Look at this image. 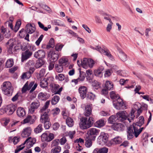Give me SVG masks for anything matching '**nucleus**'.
Wrapping results in <instances>:
<instances>
[{
  "mask_svg": "<svg viewBox=\"0 0 153 153\" xmlns=\"http://www.w3.org/2000/svg\"><path fill=\"white\" fill-rule=\"evenodd\" d=\"M125 111H120L117 113L116 115L111 116L108 120L109 123L114 124L115 122H123L127 119V117L126 115Z\"/></svg>",
  "mask_w": 153,
  "mask_h": 153,
  "instance_id": "nucleus-1",
  "label": "nucleus"
},
{
  "mask_svg": "<svg viewBox=\"0 0 153 153\" xmlns=\"http://www.w3.org/2000/svg\"><path fill=\"white\" fill-rule=\"evenodd\" d=\"M94 122V119L92 117H89L88 119L86 117H82L80 119L79 127L82 129H86L91 127Z\"/></svg>",
  "mask_w": 153,
  "mask_h": 153,
  "instance_id": "nucleus-2",
  "label": "nucleus"
},
{
  "mask_svg": "<svg viewBox=\"0 0 153 153\" xmlns=\"http://www.w3.org/2000/svg\"><path fill=\"white\" fill-rule=\"evenodd\" d=\"M16 109V106L13 104H11L8 105L5 109H0V114H2L6 113L8 115L12 114Z\"/></svg>",
  "mask_w": 153,
  "mask_h": 153,
  "instance_id": "nucleus-3",
  "label": "nucleus"
},
{
  "mask_svg": "<svg viewBox=\"0 0 153 153\" xmlns=\"http://www.w3.org/2000/svg\"><path fill=\"white\" fill-rule=\"evenodd\" d=\"M100 130L95 128H91L89 129L87 132L86 136L91 139L94 140L97 135H98Z\"/></svg>",
  "mask_w": 153,
  "mask_h": 153,
  "instance_id": "nucleus-4",
  "label": "nucleus"
},
{
  "mask_svg": "<svg viewBox=\"0 0 153 153\" xmlns=\"http://www.w3.org/2000/svg\"><path fill=\"white\" fill-rule=\"evenodd\" d=\"M113 105L117 109H125L126 106L125 104L123 102V100L120 98L116 100H114Z\"/></svg>",
  "mask_w": 153,
  "mask_h": 153,
  "instance_id": "nucleus-5",
  "label": "nucleus"
},
{
  "mask_svg": "<svg viewBox=\"0 0 153 153\" xmlns=\"http://www.w3.org/2000/svg\"><path fill=\"white\" fill-rule=\"evenodd\" d=\"M108 135L104 132H101L97 138V141L100 144L106 143L108 140Z\"/></svg>",
  "mask_w": 153,
  "mask_h": 153,
  "instance_id": "nucleus-6",
  "label": "nucleus"
},
{
  "mask_svg": "<svg viewBox=\"0 0 153 153\" xmlns=\"http://www.w3.org/2000/svg\"><path fill=\"white\" fill-rule=\"evenodd\" d=\"M36 140L35 138H31V137H30L27 138L22 144L24 146L26 144L27 148L28 149L32 147L33 144L36 143Z\"/></svg>",
  "mask_w": 153,
  "mask_h": 153,
  "instance_id": "nucleus-7",
  "label": "nucleus"
},
{
  "mask_svg": "<svg viewBox=\"0 0 153 153\" xmlns=\"http://www.w3.org/2000/svg\"><path fill=\"white\" fill-rule=\"evenodd\" d=\"M78 91L81 99H84L86 97L87 92V88L84 86H80L79 88Z\"/></svg>",
  "mask_w": 153,
  "mask_h": 153,
  "instance_id": "nucleus-8",
  "label": "nucleus"
},
{
  "mask_svg": "<svg viewBox=\"0 0 153 153\" xmlns=\"http://www.w3.org/2000/svg\"><path fill=\"white\" fill-rule=\"evenodd\" d=\"M32 53L29 50H26L23 52L22 54L21 61L24 62L29 59L32 55Z\"/></svg>",
  "mask_w": 153,
  "mask_h": 153,
  "instance_id": "nucleus-9",
  "label": "nucleus"
},
{
  "mask_svg": "<svg viewBox=\"0 0 153 153\" xmlns=\"http://www.w3.org/2000/svg\"><path fill=\"white\" fill-rule=\"evenodd\" d=\"M40 102L38 101L33 102L31 103L29 109V112L32 114L35 109H37L40 106Z\"/></svg>",
  "mask_w": 153,
  "mask_h": 153,
  "instance_id": "nucleus-10",
  "label": "nucleus"
},
{
  "mask_svg": "<svg viewBox=\"0 0 153 153\" xmlns=\"http://www.w3.org/2000/svg\"><path fill=\"white\" fill-rule=\"evenodd\" d=\"M45 55V52L43 50H39L34 54V56L36 58L42 59L44 58Z\"/></svg>",
  "mask_w": 153,
  "mask_h": 153,
  "instance_id": "nucleus-11",
  "label": "nucleus"
},
{
  "mask_svg": "<svg viewBox=\"0 0 153 153\" xmlns=\"http://www.w3.org/2000/svg\"><path fill=\"white\" fill-rule=\"evenodd\" d=\"M50 111V109H48L43 114H41L40 120L42 123L45 121H49L50 119L48 117V114Z\"/></svg>",
  "mask_w": 153,
  "mask_h": 153,
  "instance_id": "nucleus-12",
  "label": "nucleus"
},
{
  "mask_svg": "<svg viewBox=\"0 0 153 153\" xmlns=\"http://www.w3.org/2000/svg\"><path fill=\"white\" fill-rule=\"evenodd\" d=\"M31 131V129L30 127L25 128L21 134L22 136L24 138L28 137L30 135Z\"/></svg>",
  "mask_w": 153,
  "mask_h": 153,
  "instance_id": "nucleus-13",
  "label": "nucleus"
},
{
  "mask_svg": "<svg viewBox=\"0 0 153 153\" xmlns=\"http://www.w3.org/2000/svg\"><path fill=\"white\" fill-rule=\"evenodd\" d=\"M117 49L120 53L118 55V56L121 60L124 62L127 60V55L123 52L120 48L117 47Z\"/></svg>",
  "mask_w": 153,
  "mask_h": 153,
  "instance_id": "nucleus-14",
  "label": "nucleus"
},
{
  "mask_svg": "<svg viewBox=\"0 0 153 153\" xmlns=\"http://www.w3.org/2000/svg\"><path fill=\"white\" fill-rule=\"evenodd\" d=\"M27 32L28 33L30 34L33 33L35 31L36 28L35 27V25H34V26L31 24H28L26 26Z\"/></svg>",
  "mask_w": 153,
  "mask_h": 153,
  "instance_id": "nucleus-15",
  "label": "nucleus"
},
{
  "mask_svg": "<svg viewBox=\"0 0 153 153\" xmlns=\"http://www.w3.org/2000/svg\"><path fill=\"white\" fill-rule=\"evenodd\" d=\"M1 32L4 35L5 37L9 38L11 36V33L7 28H5L3 26L1 27Z\"/></svg>",
  "mask_w": 153,
  "mask_h": 153,
  "instance_id": "nucleus-16",
  "label": "nucleus"
},
{
  "mask_svg": "<svg viewBox=\"0 0 153 153\" xmlns=\"http://www.w3.org/2000/svg\"><path fill=\"white\" fill-rule=\"evenodd\" d=\"M108 151V148L103 147L95 149L92 153H107Z\"/></svg>",
  "mask_w": 153,
  "mask_h": 153,
  "instance_id": "nucleus-17",
  "label": "nucleus"
},
{
  "mask_svg": "<svg viewBox=\"0 0 153 153\" xmlns=\"http://www.w3.org/2000/svg\"><path fill=\"white\" fill-rule=\"evenodd\" d=\"M112 127L114 130L120 131H122L123 125L120 123H114Z\"/></svg>",
  "mask_w": 153,
  "mask_h": 153,
  "instance_id": "nucleus-18",
  "label": "nucleus"
},
{
  "mask_svg": "<svg viewBox=\"0 0 153 153\" xmlns=\"http://www.w3.org/2000/svg\"><path fill=\"white\" fill-rule=\"evenodd\" d=\"M91 105H87L85 107V115L86 117H89L91 114Z\"/></svg>",
  "mask_w": 153,
  "mask_h": 153,
  "instance_id": "nucleus-19",
  "label": "nucleus"
},
{
  "mask_svg": "<svg viewBox=\"0 0 153 153\" xmlns=\"http://www.w3.org/2000/svg\"><path fill=\"white\" fill-rule=\"evenodd\" d=\"M45 63V61L42 59H38L36 61L35 67L36 68H38L41 67Z\"/></svg>",
  "mask_w": 153,
  "mask_h": 153,
  "instance_id": "nucleus-20",
  "label": "nucleus"
},
{
  "mask_svg": "<svg viewBox=\"0 0 153 153\" xmlns=\"http://www.w3.org/2000/svg\"><path fill=\"white\" fill-rule=\"evenodd\" d=\"M13 91V88L12 86L7 88L6 89L4 90H2L4 94L8 96H10L12 95Z\"/></svg>",
  "mask_w": 153,
  "mask_h": 153,
  "instance_id": "nucleus-21",
  "label": "nucleus"
},
{
  "mask_svg": "<svg viewBox=\"0 0 153 153\" xmlns=\"http://www.w3.org/2000/svg\"><path fill=\"white\" fill-rule=\"evenodd\" d=\"M49 78H44L43 80H41L40 82V86L42 88H46L48 85V81Z\"/></svg>",
  "mask_w": 153,
  "mask_h": 153,
  "instance_id": "nucleus-22",
  "label": "nucleus"
},
{
  "mask_svg": "<svg viewBox=\"0 0 153 153\" xmlns=\"http://www.w3.org/2000/svg\"><path fill=\"white\" fill-rule=\"evenodd\" d=\"M139 121L136 122L134 124V126H138L140 127L142 126L144 123V119L143 116H140L139 118Z\"/></svg>",
  "mask_w": 153,
  "mask_h": 153,
  "instance_id": "nucleus-23",
  "label": "nucleus"
},
{
  "mask_svg": "<svg viewBox=\"0 0 153 153\" xmlns=\"http://www.w3.org/2000/svg\"><path fill=\"white\" fill-rule=\"evenodd\" d=\"M16 112L17 115L20 117H23L25 114L24 109L21 107L18 108Z\"/></svg>",
  "mask_w": 153,
  "mask_h": 153,
  "instance_id": "nucleus-24",
  "label": "nucleus"
},
{
  "mask_svg": "<svg viewBox=\"0 0 153 153\" xmlns=\"http://www.w3.org/2000/svg\"><path fill=\"white\" fill-rule=\"evenodd\" d=\"M12 41V40L10 39L6 43V45L7 46L8 51L10 52H12V50L14 45L13 42Z\"/></svg>",
  "mask_w": 153,
  "mask_h": 153,
  "instance_id": "nucleus-25",
  "label": "nucleus"
},
{
  "mask_svg": "<svg viewBox=\"0 0 153 153\" xmlns=\"http://www.w3.org/2000/svg\"><path fill=\"white\" fill-rule=\"evenodd\" d=\"M105 88L106 89L108 90H112L113 88V83L109 81H106L105 84Z\"/></svg>",
  "mask_w": 153,
  "mask_h": 153,
  "instance_id": "nucleus-26",
  "label": "nucleus"
},
{
  "mask_svg": "<svg viewBox=\"0 0 153 153\" xmlns=\"http://www.w3.org/2000/svg\"><path fill=\"white\" fill-rule=\"evenodd\" d=\"M127 138L128 140H130L133 138L134 132L133 129L131 126L129 127L128 129Z\"/></svg>",
  "mask_w": 153,
  "mask_h": 153,
  "instance_id": "nucleus-27",
  "label": "nucleus"
},
{
  "mask_svg": "<svg viewBox=\"0 0 153 153\" xmlns=\"http://www.w3.org/2000/svg\"><path fill=\"white\" fill-rule=\"evenodd\" d=\"M105 125L104 121L102 119H100L97 121L95 123V126L96 127L98 128H100L104 126Z\"/></svg>",
  "mask_w": 153,
  "mask_h": 153,
  "instance_id": "nucleus-28",
  "label": "nucleus"
},
{
  "mask_svg": "<svg viewBox=\"0 0 153 153\" xmlns=\"http://www.w3.org/2000/svg\"><path fill=\"white\" fill-rule=\"evenodd\" d=\"M59 58V54L58 52L55 51H53L52 52L51 55V59L53 62L56 61Z\"/></svg>",
  "mask_w": 153,
  "mask_h": 153,
  "instance_id": "nucleus-29",
  "label": "nucleus"
},
{
  "mask_svg": "<svg viewBox=\"0 0 153 153\" xmlns=\"http://www.w3.org/2000/svg\"><path fill=\"white\" fill-rule=\"evenodd\" d=\"M110 95L111 98L114 100H116L120 98L119 95L118 94H116L114 91H111Z\"/></svg>",
  "mask_w": 153,
  "mask_h": 153,
  "instance_id": "nucleus-30",
  "label": "nucleus"
},
{
  "mask_svg": "<svg viewBox=\"0 0 153 153\" xmlns=\"http://www.w3.org/2000/svg\"><path fill=\"white\" fill-rule=\"evenodd\" d=\"M94 140H93L88 138V137L86 136L85 139V146L87 148L91 147L92 145V141Z\"/></svg>",
  "mask_w": 153,
  "mask_h": 153,
  "instance_id": "nucleus-31",
  "label": "nucleus"
},
{
  "mask_svg": "<svg viewBox=\"0 0 153 153\" xmlns=\"http://www.w3.org/2000/svg\"><path fill=\"white\" fill-rule=\"evenodd\" d=\"M122 139L119 137H117L112 139L111 141V144H119L121 142Z\"/></svg>",
  "mask_w": 153,
  "mask_h": 153,
  "instance_id": "nucleus-32",
  "label": "nucleus"
},
{
  "mask_svg": "<svg viewBox=\"0 0 153 153\" xmlns=\"http://www.w3.org/2000/svg\"><path fill=\"white\" fill-rule=\"evenodd\" d=\"M103 69V68H98L97 70H95L94 75L96 76L101 77L102 76V71Z\"/></svg>",
  "mask_w": 153,
  "mask_h": 153,
  "instance_id": "nucleus-33",
  "label": "nucleus"
},
{
  "mask_svg": "<svg viewBox=\"0 0 153 153\" xmlns=\"http://www.w3.org/2000/svg\"><path fill=\"white\" fill-rule=\"evenodd\" d=\"M135 112V111L133 109H132L131 110L130 114H129L128 116H126L127 117V120L129 122H131V120H133L134 117H135V115L134 114Z\"/></svg>",
  "mask_w": 153,
  "mask_h": 153,
  "instance_id": "nucleus-34",
  "label": "nucleus"
},
{
  "mask_svg": "<svg viewBox=\"0 0 153 153\" xmlns=\"http://www.w3.org/2000/svg\"><path fill=\"white\" fill-rule=\"evenodd\" d=\"M12 86L11 83L9 82H4L2 85V90H6L7 88H10Z\"/></svg>",
  "mask_w": 153,
  "mask_h": 153,
  "instance_id": "nucleus-35",
  "label": "nucleus"
},
{
  "mask_svg": "<svg viewBox=\"0 0 153 153\" xmlns=\"http://www.w3.org/2000/svg\"><path fill=\"white\" fill-rule=\"evenodd\" d=\"M54 47V39L53 38H51L50 39L48 44L46 46V49H49L50 48H53Z\"/></svg>",
  "mask_w": 153,
  "mask_h": 153,
  "instance_id": "nucleus-36",
  "label": "nucleus"
},
{
  "mask_svg": "<svg viewBox=\"0 0 153 153\" xmlns=\"http://www.w3.org/2000/svg\"><path fill=\"white\" fill-rule=\"evenodd\" d=\"M13 64L14 62L13 59H9L7 61L5 66L6 68H10L12 67Z\"/></svg>",
  "mask_w": 153,
  "mask_h": 153,
  "instance_id": "nucleus-37",
  "label": "nucleus"
},
{
  "mask_svg": "<svg viewBox=\"0 0 153 153\" xmlns=\"http://www.w3.org/2000/svg\"><path fill=\"white\" fill-rule=\"evenodd\" d=\"M59 100V97L57 95L54 96L52 98L51 101V104L52 105H55L57 104Z\"/></svg>",
  "mask_w": 153,
  "mask_h": 153,
  "instance_id": "nucleus-38",
  "label": "nucleus"
},
{
  "mask_svg": "<svg viewBox=\"0 0 153 153\" xmlns=\"http://www.w3.org/2000/svg\"><path fill=\"white\" fill-rule=\"evenodd\" d=\"M35 62L33 60H30L27 62L25 65L26 67L28 68H34L35 67Z\"/></svg>",
  "mask_w": 153,
  "mask_h": 153,
  "instance_id": "nucleus-39",
  "label": "nucleus"
},
{
  "mask_svg": "<svg viewBox=\"0 0 153 153\" xmlns=\"http://www.w3.org/2000/svg\"><path fill=\"white\" fill-rule=\"evenodd\" d=\"M42 125V124H39L37 127L34 129V132L36 134L41 132L43 130Z\"/></svg>",
  "mask_w": 153,
  "mask_h": 153,
  "instance_id": "nucleus-40",
  "label": "nucleus"
},
{
  "mask_svg": "<svg viewBox=\"0 0 153 153\" xmlns=\"http://www.w3.org/2000/svg\"><path fill=\"white\" fill-rule=\"evenodd\" d=\"M73 120L72 118L71 117H68L66 120V123L69 127H72L73 125Z\"/></svg>",
  "mask_w": 153,
  "mask_h": 153,
  "instance_id": "nucleus-41",
  "label": "nucleus"
},
{
  "mask_svg": "<svg viewBox=\"0 0 153 153\" xmlns=\"http://www.w3.org/2000/svg\"><path fill=\"white\" fill-rule=\"evenodd\" d=\"M52 23L55 25L60 26H65L64 24L62 23L61 21L59 20H54L52 21Z\"/></svg>",
  "mask_w": 153,
  "mask_h": 153,
  "instance_id": "nucleus-42",
  "label": "nucleus"
},
{
  "mask_svg": "<svg viewBox=\"0 0 153 153\" xmlns=\"http://www.w3.org/2000/svg\"><path fill=\"white\" fill-rule=\"evenodd\" d=\"M61 151V148L59 146H55L51 150V153H59Z\"/></svg>",
  "mask_w": 153,
  "mask_h": 153,
  "instance_id": "nucleus-43",
  "label": "nucleus"
},
{
  "mask_svg": "<svg viewBox=\"0 0 153 153\" xmlns=\"http://www.w3.org/2000/svg\"><path fill=\"white\" fill-rule=\"evenodd\" d=\"M133 128L134 129V134L135 137H137L141 133L138 128L135 126H134V124H133Z\"/></svg>",
  "mask_w": 153,
  "mask_h": 153,
  "instance_id": "nucleus-44",
  "label": "nucleus"
},
{
  "mask_svg": "<svg viewBox=\"0 0 153 153\" xmlns=\"http://www.w3.org/2000/svg\"><path fill=\"white\" fill-rule=\"evenodd\" d=\"M55 68L56 71L58 73H61L62 72L63 68V66L62 65L56 64L55 65Z\"/></svg>",
  "mask_w": 153,
  "mask_h": 153,
  "instance_id": "nucleus-45",
  "label": "nucleus"
},
{
  "mask_svg": "<svg viewBox=\"0 0 153 153\" xmlns=\"http://www.w3.org/2000/svg\"><path fill=\"white\" fill-rule=\"evenodd\" d=\"M79 77L78 78L79 79V80L80 82L83 81L85 79L86 75L85 73L83 71H81L80 70L79 71Z\"/></svg>",
  "mask_w": 153,
  "mask_h": 153,
  "instance_id": "nucleus-46",
  "label": "nucleus"
},
{
  "mask_svg": "<svg viewBox=\"0 0 153 153\" xmlns=\"http://www.w3.org/2000/svg\"><path fill=\"white\" fill-rule=\"evenodd\" d=\"M48 142L52 141L54 138V135L52 133H50L47 131Z\"/></svg>",
  "mask_w": 153,
  "mask_h": 153,
  "instance_id": "nucleus-47",
  "label": "nucleus"
},
{
  "mask_svg": "<svg viewBox=\"0 0 153 153\" xmlns=\"http://www.w3.org/2000/svg\"><path fill=\"white\" fill-rule=\"evenodd\" d=\"M41 140L42 142H48L47 131H45L41 135Z\"/></svg>",
  "mask_w": 153,
  "mask_h": 153,
  "instance_id": "nucleus-48",
  "label": "nucleus"
},
{
  "mask_svg": "<svg viewBox=\"0 0 153 153\" xmlns=\"http://www.w3.org/2000/svg\"><path fill=\"white\" fill-rule=\"evenodd\" d=\"M59 144V139H57L53 140L51 144V147H53L58 146V145Z\"/></svg>",
  "mask_w": 153,
  "mask_h": 153,
  "instance_id": "nucleus-49",
  "label": "nucleus"
},
{
  "mask_svg": "<svg viewBox=\"0 0 153 153\" xmlns=\"http://www.w3.org/2000/svg\"><path fill=\"white\" fill-rule=\"evenodd\" d=\"M65 77L64 75L62 74H59L58 75H56L55 79H58L59 81H62L64 80Z\"/></svg>",
  "mask_w": 153,
  "mask_h": 153,
  "instance_id": "nucleus-50",
  "label": "nucleus"
},
{
  "mask_svg": "<svg viewBox=\"0 0 153 153\" xmlns=\"http://www.w3.org/2000/svg\"><path fill=\"white\" fill-rule=\"evenodd\" d=\"M88 59L84 58L82 60V67L87 69L88 68Z\"/></svg>",
  "mask_w": 153,
  "mask_h": 153,
  "instance_id": "nucleus-51",
  "label": "nucleus"
},
{
  "mask_svg": "<svg viewBox=\"0 0 153 153\" xmlns=\"http://www.w3.org/2000/svg\"><path fill=\"white\" fill-rule=\"evenodd\" d=\"M88 67L92 68L94 64V60L90 58L88 59Z\"/></svg>",
  "mask_w": 153,
  "mask_h": 153,
  "instance_id": "nucleus-52",
  "label": "nucleus"
},
{
  "mask_svg": "<svg viewBox=\"0 0 153 153\" xmlns=\"http://www.w3.org/2000/svg\"><path fill=\"white\" fill-rule=\"evenodd\" d=\"M29 90L30 89L28 87V83L27 82L22 88V93H25L27 91Z\"/></svg>",
  "mask_w": 153,
  "mask_h": 153,
  "instance_id": "nucleus-53",
  "label": "nucleus"
},
{
  "mask_svg": "<svg viewBox=\"0 0 153 153\" xmlns=\"http://www.w3.org/2000/svg\"><path fill=\"white\" fill-rule=\"evenodd\" d=\"M63 46L64 45L62 44H56L55 46V48L56 50V51L58 52L59 51H61Z\"/></svg>",
  "mask_w": 153,
  "mask_h": 153,
  "instance_id": "nucleus-54",
  "label": "nucleus"
},
{
  "mask_svg": "<svg viewBox=\"0 0 153 153\" xmlns=\"http://www.w3.org/2000/svg\"><path fill=\"white\" fill-rule=\"evenodd\" d=\"M87 98L90 100H94L95 98V95L91 92H89L86 95Z\"/></svg>",
  "mask_w": 153,
  "mask_h": 153,
  "instance_id": "nucleus-55",
  "label": "nucleus"
},
{
  "mask_svg": "<svg viewBox=\"0 0 153 153\" xmlns=\"http://www.w3.org/2000/svg\"><path fill=\"white\" fill-rule=\"evenodd\" d=\"M43 37L44 35L43 34L41 35L38 39L36 41L35 44L37 46H38L39 45L40 43L42 40Z\"/></svg>",
  "mask_w": 153,
  "mask_h": 153,
  "instance_id": "nucleus-56",
  "label": "nucleus"
},
{
  "mask_svg": "<svg viewBox=\"0 0 153 153\" xmlns=\"http://www.w3.org/2000/svg\"><path fill=\"white\" fill-rule=\"evenodd\" d=\"M30 123V124H32L36 120V116L34 115L32 116L29 115Z\"/></svg>",
  "mask_w": 153,
  "mask_h": 153,
  "instance_id": "nucleus-57",
  "label": "nucleus"
},
{
  "mask_svg": "<svg viewBox=\"0 0 153 153\" xmlns=\"http://www.w3.org/2000/svg\"><path fill=\"white\" fill-rule=\"evenodd\" d=\"M38 24L39 27L45 31H47L48 30V28L47 27H45L44 25L40 22H38Z\"/></svg>",
  "mask_w": 153,
  "mask_h": 153,
  "instance_id": "nucleus-58",
  "label": "nucleus"
},
{
  "mask_svg": "<svg viewBox=\"0 0 153 153\" xmlns=\"http://www.w3.org/2000/svg\"><path fill=\"white\" fill-rule=\"evenodd\" d=\"M44 124V126L46 129H49L51 126V124L50 121H45L43 123Z\"/></svg>",
  "mask_w": 153,
  "mask_h": 153,
  "instance_id": "nucleus-59",
  "label": "nucleus"
},
{
  "mask_svg": "<svg viewBox=\"0 0 153 153\" xmlns=\"http://www.w3.org/2000/svg\"><path fill=\"white\" fill-rule=\"evenodd\" d=\"M24 147L22 144L17 148L15 150V153H18L19 152L23 149Z\"/></svg>",
  "mask_w": 153,
  "mask_h": 153,
  "instance_id": "nucleus-60",
  "label": "nucleus"
},
{
  "mask_svg": "<svg viewBox=\"0 0 153 153\" xmlns=\"http://www.w3.org/2000/svg\"><path fill=\"white\" fill-rule=\"evenodd\" d=\"M95 50L98 51L100 53H104V52H105V49L104 50L101 47L97 46L95 48Z\"/></svg>",
  "mask_w": 153,
  "mask_h": 153,
  "instance_id": "nucleus-61",
  "label": "nucleus"
},
{
  "mask_svg": "<svg viewBox=\"0 0 153 153\" xmlns=\"http://www.w3.org/2000/svg\"><path fill=\"white\" fill-rule=\"evenodd\" d=\"M138 105H134V107L135 109L137 110V112L140 114L142 113L143 110L140 107L139 108L137 106Z\"/></svg>",
  "mask_w": 153,
  "mask_h": 153,
  "instance_id": "nucleus-62",
  "label": "nucleus"
},
{
  "mask_svg": "<svg viewBox=\"0 0 153 153\" xmlns=\"http://www.w3.org/2000/svg\"><path fill=\"white\" fill-rule=\"evenodd\" d=\"M19 141V138L17 137H14L13 139H12V141H13L14 145L16 144Z\"/></svg>",
  "mask_w": 153,
  "mask_h": 153,
  "instance_id": "nucleus-63",
  "label": "nucleus"
},
{
  "mask_svg": "<svg viewBox=\"0 0 153 153\" xmlns=\"http://www.w3.org/2000/svg\"><path fill=\"white\" fill-rule=\"evenodd\" d=\"M52 111H53V114L55 115L58 114L59 113L60 110L58 108H56L55 109H53Z\"/></svg>",
  "mask_w": 153,
  "mask_h": 153,
  "instance_id": "nucleus-64",
  "label": "nucleus"
}]
</instances>
